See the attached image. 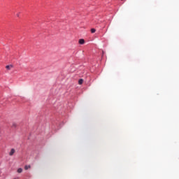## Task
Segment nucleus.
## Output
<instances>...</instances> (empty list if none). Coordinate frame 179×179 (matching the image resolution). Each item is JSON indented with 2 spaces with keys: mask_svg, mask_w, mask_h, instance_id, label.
I'll use <instances>...</instances> for the list:
<instances>
[{
  "mask_svg": "<svg viewBox=\"0 0 179 179\" xmlns=\"http://www.w3.org/2000/svg\"><path fill=\"white\" fill-rule=\"evenodd\" d=\"M13 66H12V65H10V66L8 65L6 66V69H8V70H10V68H13Z\"/></svg>",
  "mask_w": 179,
  "mask_h": 179,
  "instance_id": "nucleus-4",
  "label": "nucleus"
},
{
  "mask_svg": "<svg viewBox=\"0 0 179 179\" xmlns=\"http://www.w3.org/2000/svg\"><path fill=\"white\" fill-rule=\"evenodd\" d=\"M31 166H30V165H26L25 166H24V169L25 170H29V169H30Z\"/></svg>",
  "mask_w": 179,
  "mask_h": 179,
  "instance_id": "nucleus-3",
  "label": "nucleus"
},
{
  "mask_svg": "<svg viewBox=\"0 0 179 179\" xmlns=\"http://www.w3.org/2000/svg\"><path fill=\"white\" fill-rule=\"evenodd\" d=\"M17 17H19V14H17Z\"/></svg>",
  "mask_w": 179,
  "mask_h": 179,
  "instance_id": "nucleus-9",
  "label": "nucleus"
},
{
  "mask_svg": "<svg viewBox=\"0 0 179 179\" xmlns=\"http://www.w3.org/2000/svg\"><path fill=\"white\" fill-rule=\"evenodd\" d=\"M79 44H81V45L85 44V39H80L79 40Z\"/></svg>",
  "mask_w": 179,
  "mask_h": 179,
  "instance_id": "nucleus-2",
  "label": "nucleus"
},
{
  "mask_svg": "<svg viewBox=\"0 0 179 179\" xmlns=\"http://www.w3.org/2000/svg\"><path fill=\"white\" fill-rule=\"evenodd\" d=\"M0 134H1V128H0Z\"/></svg>",
  "mask_w": 179,
  "mask_h": 179,
  "instance_id": "nucleus-10",
  "label": "nucleus"
},
{
  "mask_svg": "<svg viewBox=\"0 0 179 179\" xmlns=\"http://www.w3.org/2000/svg\"><path fill=\"white\" fill-rule=\"evenodd\" d=\"M91 33H96V29H94V28H92V29H91Z\"/></svg>",
  "mask_w": 179,
  "mask_h": 179,
  "instance_id": "nucleus-7",
  "label": "nucleus"
},
{
  "mask_svg": "<svg viewBox=\"0 0 179 179\" xmlns=\"http://www.w3.org/2000/svg\"><path fill=\"white\" fill-rule=\"evenodd\" d=\"M78 83H79L80 85H83V79H80V80H78Z\"/></svg>",
  "mask_w": 179,
  "mask_h": 179,
  "instance_id": "nucleus-5",
  "label": "nucleus"
},
{
  "mask_svg": "<svg viewBox=\"0 0 179 179\" xmlns=\"http://www.w3.org/2000/svg\"><path fill=\"white\" fill-rule=\"evenodd\" d=\"M15 149L12 148L9 152V156H13V155H15Z\"/></svg>",
  "mask_w": 179,
  "mask_h": 179,
  "instance_id": "nucleus-1",
  "label": "nucleus"
},
{
  "mask_svg": "<svg viewBox=\"0 0 179 179\" xmlns=\"http://www.w3.org/2000/svg\"><path fill=\"white\" fill-rule=\"evenodd\" d=\"M22 171H23V169H22V168H19L18 169H17V173H22Z\"/></svg>",
  "mask_w": 179,
  "mask_h": 179,
  "instance_id": "nucleus-6",
  "label": "nucleus"
},
{
  "mask_svg": "<svg viewBox=\"0 0 179 179\" xmlns=\"http://www.w3.org/2000/svg\"><path fill=\"white\" fill-rule=\"evenodd\" d=\"M13 127H16V124H15V123H14V124H13Z\"/></svg>",
  "mask_w": 179,
  "mask_h": 179,
  "instance_id": "nucleus-8",
  "label": "nucleus"
}]
</instances>
